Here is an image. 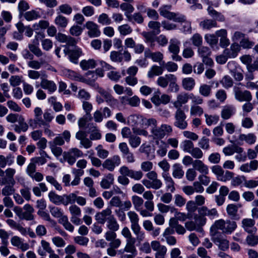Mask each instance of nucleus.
I'll return each mask as SVG.
<instances>
[{"label":"nucleus","mask_w":258,"mask_h":258,"mask_svg":"<svg viewBox=\"0 0 258 258\" xmlns=\"http://www.w3.org/2000/svg\"><path fill=\"white\" fill-rule=\"evenodd\" d=\"M127 215L131 222V228L135 235L136 236L137 240L140 242L144 240L145 238V232L141 230L139 225V217L138 215L135 211H129Z\"/></svg>","instance_id":"nucleus-3"},{"label":"nucleus","mask_w":258,"mask_h":258,"mask_svg":"<svg viewBox=\"0 0 258 258\" xmlns=\"http://www.w3.org/2000/svg\"><path fill=\"white\" fill-rule=\"evenodd\" d=\"M15 184H10L6 185L2 190V194L5 197L10 196L12 195H14L15 192V189L14 187Z\"/></svg>","instance_id":"nucleus-54"},{"label":"nucleus","mask_w":258,"mask_h":258,"mask_svg":"<svg viewBox=\"0 0 258 258\" xmlns=\"http://www.w3.org/2000/svg\"><path fill=\"white\" fill-rule=\"evenodd\" d=\"M16 170L12 168H8L5 170L6 177L0 178V184L4 185L6 183L15 184L16 181L14 178L16 173Z\"/></svg>","instance_id":"nucleus-21"},{"label":"nucleus","mask_w":258,"mask_h":258,"mask_svg":"<svg viewBox=\"0 0 258 258\" xmlns=\"http://www.w3.org/2000/svg\"><path fill=\"white\" fill-rule=\"evenodd\" d=\"M39 36H41L42 38L44 37L43 35L38 34L35 36V39L33 40V44H28L29 50L36 56L40 57L39 60L32 59L27 63L29 68L35 70L40 69L43 65L47 63L49 59L48 56L45 53H43L38 46Z\"/></svg>","instance_id":"nucleus-1"},{"label":"nucleus","mask_w":258,"mask_h":258,"mask_svg":"<svg viewBox=\"0 0 258 258\" xmlns=\"http://www.w3.org/2000/svg\"><path fill=\"white\" fill-rule=\"evenodd\" d=\"M106 222V227L109 230L118 231L119 229V225L114 216Z\"/></svg>","instance_id":"nucleus-50"},{"label":"nucleus","mask_w":258,"mask_h":258,"mask_svg":"<svg viewBox=\"0 0 258 258\" xmlns=\"http://www.w3.org/2000/svg\"><path fill=\"white\" fill-rule=\"evenodd\" d=\"M188 44V42H185L183 43L184 48L183 50L182 56L185 58H191L194 55V51L192 48L187 46Z\"/></svg>","instance_id":"nucleus-59"},{"label":"nucleus","mask_w":258,"mask_h":258,"mask_svg":"<svg viewBox=\"0 0 258 258\" xmlns=\"http://www.w3.org/2000/svg\"><path fill=\"white\" fill-rule=\"evenodd\" d=\"M119 172L120 174H126L127 176L136 180H140L143 176V173L141 171L134 170L124 165L119 168Z\"/></svg>","instance_id":"nucleus-15"},{"label":"nucleus","mask_w":258,"mask_h":258,"mask_svg":"<svg viewBox=\"0 0 258 258\" xmlns=\"http://www.w3.org/2000/svg\"><path fill=\"white\" fill-rule=\"evenodd\" d=\"M156 143L158 146V149L157 150V154L160 157L165 156L167 151V144L162 140L156 141Z\"/></svg>","instance_id":"nucleus-44"},{"label":"nucleus","mask_w":258,"mask_h":258,"mask_svg":"<svg viewBox=\"0 0 258 258\" xmlns=\"http://www.w3.org/2000/svg\"><path fill=\"white\" fill-rule=\"evenodd\" d=\"M164 69L162 66H158L157 65H153L148 71L147 77L150 79H152L155 76L162 75Z\"/></svg>","instance_id":"nucleus-39"},{"label":"nucleus","mask_w":258,"mask_h":258,"mask_svg":"<svg viewBox=\"0 0 258 258\" xmlns=\"http://www.w3.org/2000/svg\"><path fill=\"white\" fill-rule=\"evenodd\" d=\"M212 86L208 84H202L199 87V92L201 95L208 97L210 96L212 93Z\"/></svg>","instance_id":"nucleus-48"},{"label":"nucleus","mask_w":258,"mask_h":258,"mask_svg":"<svg viewBox=\"0 0 258 258\" xmlns=\"http://www.w3.org/2000/svg\"><path fill=\"white\" fill-rule=\"evenodd\" d=\"M77 198V194L73 192L69 195H63L62 205L67 206L71 204L73 205L75 202V199Z\"/></svg>","instance_id":"nucleus-51"},{"label":"nucleus","mask_w":258,"mask_h":258,"mask_svg":"<svg viewBox=\"0 0 258 258\" xmlns=\"http://www.w3.org/2000/svg\"><path fill=\"white\" fill-rule=\"evenodd\" d=\"M48 198L50 202L56 205L62 204L63 195L59 196L54 191H51L48 194Z\"/></svg>","instance_id":"nucleus-49"},{"label":"nucleus","mask_w":258,"mask_h":258,"mask_svg":"<svg viewBox=\"0 0 258 258\" xmlns=\"http://www.w3.org/2000/svg\"><path fill=\"white\" fill-rule=\"evenodd\" d=\"M181 148L184 152L189 153L194 147L192 142L189 140H185L181 143Z\"/></svg>","instance_id":"nucleus-57"},{"label":"nucleus","mask_w":258,"mask_h":258,"mask_svg":"<svg viewBox=\"0 0 258 258\" xmlns=\"http://www.w3.org/2000/svg\"><path fill=\"white\" fill-rule=\"evenodd\" d=\"M11 243L14 246L20 248L22 251H25L29 248L27 243H24L23 240L18 236H14L11 239Z\"/></svg>","instance_id":"nucleus-27"},{"label":"nucleus","mask_w":258,"mask_h":258,"mask_svg":"<svg viewBox=\"0 0 258 258\" xmlns=\"http://www.w3.org/2000/svg\"><path fill=\"white\" fill-rule=\"evenodd\" d=\"M181 19L179 21H174L175 22L180 23L181 24V30L184 33H191V22L187 21L184 15L180 14Z\"/></svg>","instance_id":"nucleus-32"},{"label":"nucleus","mask_w":258,"mask_h":258,"mask_svg":"<svg viewBox=\"0 0 258 258\" xmlns=\"http://www.w3.org/2000/svg\"><path fill=\"white\" fill-rule=\"evenodd\" d=\"M132 200L135 209L136 211H140V209H141V207L144 203V200L143 199L137 196H133L132 197Z\"/></svg>","instance_id":"nucleus-62"},{"label":"nucleus","mask_w":258,"mask_h":258,"mask_svg":"<svg viewBox=\"0 0 258 258\" xmlns=\"http://www.w3.org/2000/svg\"><path fill=\"white\" fill-rule=\"evenodd\" d=\"M126 16L129 21H135L138 24H141L144 21V18L142 15L139 13H134L132 15L126 14Z\"/></svg>","instance_id":"nucleus-61"},{"label":"nucleus","mask_w":258,"mask_h":258,"mask_svg":"<svg viewBox=\"0 0 258 258\" xmlns=\"http://www.w3.org/2000/svg\"><path fill=\"white\" fill-rule=\"evenodd\" d=\"M189 99V94L186 93H181L177 96L176 100L173 103V106L177 109H182L181 108L183 104H186Z\"/></svg>","instance_id":"nucleus-24"},{"label":"nucleus","mask_w":258,"mask_h":258,"mask_svg":"<svg viewBox=\"0 0 258 258\" xmlns=\"http://www.w3.org/2000/svg\"><path fill=\"white\" fill-rule=\"evenodd\" d=\"M180 42L178 39L175 38H172L170 40L168 48L169 51L172 54V59L176 61L182 59L181 57L178 55L180 51Z\"/></svg>","instance_id":"nucleus-8"},{"label":"nucleus","mask_w":258,"mask_h":258,"mask_svg":"<svg viewBox=\"0 0 258 258\" xmlns=\"http://www.w3.org/2000/svg\"><path fill=\"white\" fill-rule=\"evenodd\" d=\"M206 218L201 217L200 220L198 219V223L194 221H188L185 223L184 226L188 231H196L202 233L204 232L202 226L206 224Z\"/></svg>","instance_id":"nucleus-9"},{"label":"nucleus","mask_w":258,"mask_h":258,"mask_svg":"<svg viewBox=\"0 0 258 258\" xmlns=\"http://www.w3.org/2000/svg\"><path fill=\"white\" fill-rule=\"evenodd\" d=\"M64 159L71 165H73L77 158L82 157L83 153L82 151L77 148H73L70 149L68 152L63 153Z\"/></svg>","instance_id":"nucleus-6"},{"label":"nucleus","mask_w":258,"mask_h":258,"mask_svg":"<svg viewBox=\"0 0 258 258\" xmlns=\"http://www.w3.org/2000/svg\"><path fill=\"white\" fill-rule=\"evenodd\" d=\"M114 216L112 214L111 209L110 207H108L102 211L97 213L95 216V220L98 223L104 224L106 221L111 219Z\"/></svg>","instance_id":"nucleus-14"},{"label":"nucleus","mask_w":258,"mask_h":258,"mask_svg":"<svg viewBox=\"0 0 258 258\" xmlns=\"http://www.w3.org/2000/svg\"><path fill=\"white\" fill-rule=\"evenodd\" d=\"M128 143L131 147L136 148L140 145L141 139L136 135H132L128 138Z\"/></svg>","instance_id":"nucleus-64"},{"label":"nucleus","mask_w":258,"mask_h":258,"mask_svg":"<svg viewBox=\"0 0 258 258\" xmlns=\"http://www.w3.org/2000/svg\"><path fill=\"white\" fill-rule=\"evenodd\" d=\"M243 86L244 85L241 83H238L234 86L233 92L235 98L240 102H249L252 99V95L249 91L243 90Z\"/></svg>","instance_id":"nucleus-4"},{"label":"nucleus","mask_w":258,"mask_h":258,"mask_svg":"<svg viewBox=\"0 0 258 258\" xmlns=\"http://www.w3.org/2000/svg\"><path fill=\"white\" fill-rule=\"evenodd\" d=\"M234 63L233 62H229L228 63V67L229 68H231L232 66H234ZM230 73L236 81H240L242 80L243 76L242 73V71L240 68L235 67L233 69H230Z\"/></svg>","instance_id":"nucleus-36"},{"label":"nucleus","mask_w":258,"mask_h":258,"mask_svg":"<svg viewBox=\"0 0 258 258\" xmlns=\"http://www.w3.org/2000/svg\"><path fill=\"white\" fill-rule=\"evenodd\" d=\"M205 117L206 123L209 126L216 124L219 120V115L216 114L209 115L208 114H205Z\"/></svg>","instance_id":"nucleus-58"},{"label":"nucleus","mask_w":258,"mask_h":258,"mask_svg":"<svg viewBox=\"0 0 258 258\" xmlns=\"http://www.w3.org/2000/svg\"><path fill=\"white\" fill-rule=\"evenodd\" d=\"M198 211L199 214L198 220H200L201 217L205 218V216L210 218L218 216V211L215 208L209 209L206 206H202L198 209Z\"/></svg>","instance_id":"nucleus-19"},{"label":"nucleus","mask_w":258,"mask_h":258,"mask_svg":"<svg viewBox=\"0 0 258 258\" xmlns=\"http://www.w3.org/2000/svg\"><path fill=\"white\" fill-rule=\"evenodd\" d=\"M195 85V81L192 78H186L183 79L182 81V87L185 90H192L194 88Z\"/></svg>","instance_id":"nucleus-46"},{"label":"nucleus","mask_w":258,"mask_h":258,"mask_svg":"<svg viewBox=\"0 0 258 258\" xmlns=\"http://www.w3.org/2000/svg\"><path fill=\"white\" fill-rule=\"evenodd\" d=\"M204 113V110L202 107L198 105H191L190 108V116H201Z\"/></svg>","instance_id":"nucleus-56"},{"label":"nucleus","mask_w":258,"mask_h":258,"mask_svg":"<svg viewBox=\"0 0 258 258\" xmlns=\"http://www.w3.org/2000/svg\"><path fill=\"white\" fill-rule=\"evenodd\" d=\"M170 5H164L162 6L159 9L160 15L165 18L170 20L179 21L181 18L180 14L179 13L171 12L170 11L171 9Z\"/></svg>","instance_id":"nucleus-5"},{"label":"nucleus","mask_w":258,"mask_h":258,"mask_svg":"<svg viewBox=\"0 0 258 258\" xmlns=\"http://www.w3.org/2000/svg\"><path fill=\"white\" fill-rule=\"evenodd\" d=\"M213 240L222 250L225 251L229 248V241L223 237H220L215 235Z\"/></svg>","instance_id":"nucleus-33"},{"label":"nucleus","mask_w":258,"mask_h":258,"mask_svg":"<svg viewBox=\"0 0 258 258\" xmlns=\"http://www.w3.org/2000/svg\"><path fill=\"white\" fill-rule=\"evenodd\" d=\"M236 112V108L233 105H226L223 106L221 112V117L224 120L230 118Z\"/></svg>","instance_id":"nucleus-25"},{"label":"nucleus","mask_w":258,"mask_h":258,"mask_svg":"<svg viewBox=\"0 0 258 258\" xmlns=\"http://www.w3.org/2000/svg\"><path fill=\"white\" fill-rule=\"evenodd\" d=\"M116 231L107 230L104 234L105 240L109 242V244H121L119 238H117Z\"/></svg>","instance_id":"nucleus-30"},{"label":"nucleus","mask_w":258,"mask_h":258,"mask_svg":"<svg viewBox=\"0 0 258 258\" xmlns=\"http://www.w3.org/2000/svg\"><path fill=\"white\" fill-rule=\"evenodd\" d=\"M162 132L161 125L159 127L157 126L155 128H151V136L154 140L161 141L164 137V134Z\"/></svg>","instance_id":"nucleus-47"},{"label":"nucleus","mask_w":258,"mask_h":258,"mask_svg":"<svg viewBox=\"0 0 258 258\" xmlns=\"http://www.w3.org/2000/svg\"><path fill=\"white\" fill-rule=\"evenodd\" d=\"M240 204H231L227 205L226 211L228 215L233 219H236L237 217V212L239 208H240Z\"/></svg>","instance_id":"nucleus-40"},{"label":"nucleus","mask_w":258,"mask_h":258,"mask_svg":"<svg viewBox=\"0 0 258 258\" xmlns=\"http://www.w3.org/2000/svg\"><path fill=\"white\" fill-rule=\"evenodd\" d=\"M80 66L83 70L86 71L95 68L97 66V61L94 59H83L80 61Z\"/></svg>","instance_id":"nucleus-42"},{"label":"nucleus","mask_w":258,"mask_h":258,"mask_svg":"<svg viewBox=\"0 0 258 258\" xmlns=\"http://www.w3.org/2000/svg\"><path fill=\"white\" fill-rule=\"evenodd\" d=\"M121 163V159L118 155H115L104 161L102 164L103 167L110 171L114 170L116 166Z\"/></svg>","instance_id":"nucleus-16"},{"label":"nucleus","mask_w":258,"mask_h":258,"mask_svg":"<svg viewBox=\"0 0 258 258\" xmlns=\"http://www.w3.org/2000/svg\"><path fill=\"white\" fill-rule=\"evenodd\" d=\"M46 77V75L42 76L40 85L42 89L47 90L49 93H53L57 89L56 85L53 81L47 79Z\"/></svg>","instance_id":"nucleus-17"},{"label":"nucleus","mask_w":258,"mask_h":258,"mask_svg":"<svg viewBox=\"0 0 258 258\" xmlns=\"http://www.w3.org/2000/svg\"><path fill=\"white\" fill-rule=\"evenodd\" d=\"M65 75L68 78L82 82V76L79 73L70 70H67L65 71Z\"/></svg>","instance_id":"nucleus-53"},{"label":"nucleus","mask_w":258,"mask_h":258,"mask_svg":"<svg viewBox=\"0 0 258 258\" xmlns=\"http://www.w3.org/2000/svg\"><path fill=\"white\" fill-rule=\"evenodd\" d=\"M220 83L225 89H229L233 85V81L232 78L228 76H224L220 81Z\"/></svg>","instance_id":"nucleus-52"},{"label":"nucleus","mask_w":258,"mask_h":258,"mask_svg":"<svg viewBox=\"0 0 258 258\" xmlns=\"http://www.w3.org/2000/svg\"><path fill=\"white\" fill-rule=\"evenodd\" d=\"M205 39L206 42L211 46V47L217 46L218 38L214 34H208L205 36Z\"/></svg>","instance_id":"nucleus-55"},{"label":"nucleus","mask_w":258,"mask_h":258,"mask_svg":"<svg viewBox=\"0 0 258 258\" xmlns=\"http://www.w3.org/2000/svg\"><path fill=\"white\" fill-rule=\"evenodd\" d=\"M53 250L50 243L44 239L40 241V246L38 247L37 253L41 256H45L46 253H49Z\"/></svg>","instance_id":"nucleus-26"},{"label":"nucleus","mask_w":258,"mask_h":258,"mask_svg":"<svg viewBox=\"0 0 258 258\" xmlns=\"http://www.w3.org/2000/svg\"><path fill=\"white\" fill-rule=\"evenodd\" d=\"M256 140V137L253 133L241 134L238 136L236 142L240 145H243L244 142L248 145H252L255 143Z\"/></svg>","instance_id":"nucleus-18"},{"label":"nucleus","mask_w":258,"mask_h":258,"mask_svg":"<svg viewBox=\"0 0 258 258\" xmlns=\"http://www.w3.org/2000/svg\"><path fill=\"white\" fill-rule=\"evenodd\" d=\"M113 175L111 173H109L105 178L102 179L100 182V186L104 189H108L110 188L111 185L113 184Z\"/></svg>","instance_id":"nucleus-43"},{"label":"nucleus","mask_w":258,"mask_h":258,"mask_svg":"<svg viewBox=\"0 0 258 258\" xmlns=\"http://www.w3.org/2000/svg\"><path fill=\"white\" fill-rule=\"evenodd\" d=\"M17 122L18 124L14 125V130L16 133L20 134L22 132H25L28 130V124L25 122L23 116L20 117Z\"/></svg>","instance_id":"nucleus-34"},{"label":"nucleus","mask_w":258,"mask_h":258,"mask_svg":"<svg viewBox=\"0 0 258 258\" xmlns=\"http://www.w3.org/2000/svg\"><path fill=\"white\" fill-rule=\"evenodd\" d=\"M173 74H166L164 76L159 77L157 81V84L160 87L165 88L167 87L170 80H172Z\"/></svg>","instance_id":"nucleus-41"},{"label":"nucleus","mask_w":258,"mask_h":258,"mask_svg":"<svg viewBox=\"0 0 258 258\" xmlns=\"http://www.w3.org/2000/svg\"><path fill=\"white\" fill-rule=\"evenodd\" d=\"M142 182L143 184L149 189L152 188L156 190L160 188L163 185L162 181L160 179H158V178L152 180H149L147 179H144Z\"/></svg>","instance_id":"nucleus-29"},{"label":"nucleus","mask_w":258,"mask_h":258,"mask_svg":"<svg viewBox=\"0 0 258 258\" xmlns=\"http://www.w3.org/2000/svg\"><path fill=\"white\" fill-rule=\"evenodd\" d=\"M110 58L115 62H121L123 60L129 61L131 59V54L127 50L123 52L120 51H112L110 54Z\"/></svg>","instance_id":"nucleus-7"},{"label":"nucleus","mask_w":258,"mask_h":258,"mask_svg":"<svg viewBox=\"0 0 258 258\" xmlns=\"http://www.w3.org/2000/svg\"><path fill=\"white\" fill-rule=\"evenodd\" d=\"M163 69H166L169 72H175L178 69L177 64L172 61H168L166 63L165 61H163L162 65Z\"/></svg>","instance_id":"nucleus-60"},{"label":"nucleus","mask_w":258,"mask_h":258,"mask_svg":"<svg viewBox=\"0 0 258 258\" xmlns=\"http://www.w3.org/2000/svg\"><path fill=\"white\" fill-rule=\"evenodd\" d=\"M151 246L155 253V258H165L167 248L162 245L159 241L153 240L151 242Z\"/></svg>","instance_id":"nucleus-11"},{"label":"nucleus","mask_w":258,"mask_h":258,"mask_svg":"<svg viewBox=\"0 0 258 258\" xmlns=\"http://www.w3.org/2000/svg\"><path fill=\"white\" fill-rule=\"evenodd\" d=\"M136 238L126 240V243L123 249V252L130 253L133 255L137 254V249L135 246Z\"/></svg>","instance_id":"nucleus-38"},{"label":"nucleus","mask_w":258,"mask_h":258,"mask_svg":"<svg viewBox=\"0 0 258 258\" xmlns=\"http://www.w3.org/2000/svg\"><path fill=\"white\" fill-rule=\"evenodd\" d=\"M192 167L195 170L199 171L201 174H208L209 172L208 165L205 164L203 161L200 159L195 160Z\"/></svg>","instance_id":"nucleus-35"},{"label":"nucleus","mask_w":258,"mask_h":258,"mask_svg":"<svg viewBox=\"0 0 258 258\" xmlns=\"http://www.w3.org/2000/svg\"><path fill=\"white\" fill-rule=\"evenodd\" d=\"M186 118V116L182 109H177L175 113L174 125L180 130L185 129L187 126Z\"/></svg>","instance_id":"nucleus-10"},{"label":"nucleus","mask_w":258,"mask_h":258,"mask_svg":"<svg viewBox=\"0 0 258 258\" xmlns=\"http://www.w3.org/2000/svg\"><path fill=\"white\" fill-rule=\"evenodd\" d=\"M184 171L182 166L178 163H175L173 165L172 175L175 178L181 179L184 175Z\"/></svg>","instance_id":"nucleus-45"},{"label":"nucleus","mask_w":258,"mask_h":258,"mask_svg":"<svg viewBox=\"0 0 258 258\" xmlns=\"http://www.w3.org/2000/svg\"><path fill=\"white\" fill-rule=\"evenodd\" d=\"M249 234L246 238L247 244L251 246H254L258 243V236L254 234V233H249Z\"/></svg>","instance_id":"nucleus-63"},{"label":"nucleus","mask_w":258,"mask_h":258,"mask_svg":"<svg viewBox=\"0 0 258 258\" xmlns=\"http://www.w3.org/2000/svg\"><path fill=\"white\" fill-rule=\"evenodd\" d=\"M64 47L63 52L68 56L70 61L74 63H77L78 58L82 54L81 49L78 47H75L73 50L70 49L67 46Z\"/></svg>","instance_id":"nucleus-12"},{"label":"nucleus","mask_w":258,"mask_h":258,"mask_svg":"<svg viewBox=\"0 0 258 258\" xmlns=\"http://www.w3.org/2000/svg\"><path fill=\"white\" fill-rule=\"evenodd\" d=\"M97 91L98 93L102 96L104 99V101L109 106L111 107H115L118 105V100L109 92L99 86H97Z\"/></svg>","instance_id":"nucleus-13"},{"label":"nucleus","mask_w":258,"mask_h":258,"mask_svg":"<svg viewBox=\"0 0 258 258\" xmlns=\"http://www.w3.org/2000/svg\"><path fill=\"white\" fill-rule=\"evenodd\" d=\"M242 227L248 233H255L256 228L254 226L255 221L250 218H245L242 220Z\"/></svg>","instance_id":"nucleus-23"},{"label":"nucleus","mask_w":258,"mask_h":258,"mask_svg":"<svg viewBox=\"0 0 258 258\" xmlns=\"http://www.w3.org/2000/svg\"><path fill=\"white\" fill-rule=\"evenodd\" d=\"M85 27L88 30V35L91 38L99 37L101 32L97 24L92 21H88L86 23Z\"/></svg>","instance_id":"nucleus-20"},{"label":"nucleus","mask_w":258,"mask_h":258,"mask_svg":"<svg viewBox=\"0 0 258 258\" xmlns=\"http://www.w3.org/2000/svg\"><path fill=\"white\" fill-rule=\"evenodd\" d=\"M144 55L146 58H150L154 62H159L161 65L164 61L163 54L160 51L153 52L149 49H147L145 51Z\"/></svg>","instance_id":"nucleus-22"},{"label":"nucleus","mask_w":258,"mask_h":258,"mask_svg":"<svg viewBox=\"0 0 258 258\" xmlns=\"http://www.w3.org/2000/svg\"><path fill=\"white\" fill-rule=\"evenodd\" d=\"M209 15L213 19H205L201 21L199 25L203 30H210L218 27L217 21L223 22L225 21L224 16L209 6L207 9Z\"/></svg>","instance_id":"nucleus-2"},{"label":"nucleus","mask_w":258,"mask_h":258,"mask_svg":"<svg viewBox=\"0 0 258 258\" xmlns=\"http://www.w3.org/2000/svg\"><path fill=\"white\" fill-rule=\"evenodd\" d=\"M97 79V75L94 72L88 71L85 76V78L82 77V82L85 83L91 86H94L97 89L98 84L95 83Z\"/></svg>","instance_id":"nucleus-28"},{"label":"nucleus","mask_w":258,"mask_h":258,"mask_svg":"<svg viewBox=\"0 0 258 258\" xmlns=\"http://www.w3.org/2000/svg\"><path fill=\"white\" fill-rule=\"evenodd\" d=\"M243 152V149L237 146H228L223 149V153L225 156H231L235 153H240Z\"/></svg>","instance_id":"nucleus-37"},{"label":"nucleus","mask_w":258,"mask_h":258,"mask_svg":"<svg viewBox=\"0 0 258 258\" xmlns=\"http://www.w3.org/2000/svg\"><path fill=\"white\" fill-rule=\"evenodd\" d=\"M258 168V161L256 160H251L249 163L242 164L239 169L246 173H249L252 171H255Z\"/></svg>","instance_id":"nucleus-31"}]
</instances>
